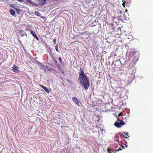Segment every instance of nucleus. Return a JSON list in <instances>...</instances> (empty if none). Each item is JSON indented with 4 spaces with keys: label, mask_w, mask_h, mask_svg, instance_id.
Here are the masks:
<instances>
[{
    "label": "nucleus",
    "mask_w": 153,
    "mask_h": 153,
    "mask_svg": "<svg viewBox=\"0 0 153 153\" xmlns=\"http://www.w3.org/2000/svg\"><path fill=\"white\" fill-rule=\"evenodd\" d=\"M72 100L77 105H79V102L78 99L76 97H73L72 98Z\"/></svg>",
    "instance_id": "6"
},
{
    "label": "nucleus",
    "mask_w": 153,
    "mask_h": 153,
    "mask_svg": "<svg viewBox=\"0 0 153 153\" xmlns=\"http://www.w3.org/2000/svg\"><path fill=\"white\" fill-rule=\"evenodd\" d=\"M19 33L22 37H23L24 36L25 34V31L23 30H20Z\"/></svg>",
    "instance_id": "10"
},
{
    "label": "nucleus",
    "mask_w": 153,
    "mask_h": 153,
    "mask_svg": "<svg viewBox=\"0 0 153 153\" xmlns=\"http://www.w3.org/2000/svg\"><path fill=\"white\" fill-rule=\"evenodd\" d=\"M119 11H119V13H120V14H121V13H122V11H120V10Z\"/></svg>",
    "instance_id": "32"
},
{
    "label": "nucleus",
    "mask_w": 153,
    "mask_h": 153,
    "mask_svg": "<svg viewBox=\"0 0 153 153\" xmlns=\"http://www.w3.org/2000/svg\"><path fill=\"white\" fill-rule=\"evenodd\" d=\"M114 149H110V152L111 151H113Z\"/></svg>",
    "instance_id": "31"
},
{
    "label": "nucleus",
    "mask_w": 153,
    "mask_h": 153,
    "mask_svg": "<svg viewBox=\"0 0 153 153\" xmlns=\"http://www.w3.org/2000/svg\"><path fill=\"white\" fill-rule=\"evenodd\" d=\"M121 148L122 149H124V146H123V145H121Z\"/></svg>",
    "instance_id": "28"
},
{
    "label": "nucleus",
    "mask_w": 153,
    "mask_h": 153,
    "mask_svg": "<svg viewBox=\"0 0 153 153\" xmlns=\"http://www.w3.org/2000/svg\"><path fill=\"white\" fill-rule=\"evenodd\" d=\"M10 14L13 16L15 15L16 12L13 9H11L10 10Z\"/></svg>",
    "instance_id": "11"
},
{
    "label": "nucleus",
    "mask_w": 153,
    "mask_h": 153,
    "mask_svg": "<svg viewBox=\"0 0 153 153\" xmlns=\"http://www.w3.org/2000/svg\"><path fill=\"white\" fill-rule=\"evenodd\" d=\"M62 153H70V151L68 150V149L65 148H64Z\"/></svg>",
    "instance_id": "8"
},
{
    "label": "nucleus",
    "mask_w": 153,
    "mask_h": 153,
    "mask_svg": "<svg viewBox=\"0 0 153 153\" xmlns=\"http://www.w3.org/2000/svg\"><path fill=\"white\" fill-rule=\"evenodd\" d=\"M79 83L82 85L85 90H87L89 87L90 83L88 77L85 74L83 70L80 69V72L79 73Z\"/></svg>",
    "instance_id": "1"
},
{
    "label": "nucleus",
    "mask_w": 153,
    "mask_h": 153,
    "mask_svg": "<svg viewBox=\"0 0 153 153\" xmlns=\"http://www.w3.org/2000/svg\"><path fill=\"white\" fill-rule=\"evenodd\" d=\"M53 61H54V62L55 63V64H57V62L56 60H54Z\"/></svg>",
    "instance_id": "29"
},
{
    "label": "nucleus",
    "mask_w": 153,
    "mask_h": 153,
    "mask_svg": "<svg viewBox=\"0 0 153 153\" xmlns=\"http://www.w3.org/2000/svg\"><path fill=\"white\" fill-rule=\"evenodd\" d=\"M46 0H40V1L42 5L44 4L46 2Z\"/></svg>",
    "instance_id": "15"
},
{
    "label": "nucleus",
    "mask_w": 153,
    "mask_h": 153,
    "mask_svg": "<svg viewBox=\"0 0 153 153\" xmlns=\"http://www.w3.org/2000/svg\"><path fill=\"white\" fill-rule=\"evenodd\" d=\"M34 13L35 15L37 16H39L40 15V13L37 11H35Z\"/></svg>",
    "instance_id": "16"
},
{
    "label": "nucleus",
    "mask_w": 153,
    "mask_h": 153,
    "mask_svg": "<svg viewBox=\"0 0 153 153\" xmlns=\"http://www.w3.org/2000/svg\"><path fill=\"white\" fill-rule=\"evenodd\" d=\"M25 0L27 3L32 4V5H34V2L32 1L31 0Z\"/></svg>",
    "instance_id": "13"
},
{
    "label": "nucleus",
    "mask_w": 153,
    "mask_h": 153,
    "mask_svg": "<svg viewBox=\"0 0 153 153\" xmlns=\"http://www.w3.org/2000/svg\"><path fill=\"white\" fill-rule=\"evenodd\" d=\"M85 32H82L80 33V35H83L84 34H85Z\"/></svg>",
    "instance_id": "25"
},
{
    "label": "nucleus",
    "mask_w": 153,
    "mask_h": 153,
    "mask_svg": "<svg viewBox=\"0 0 153 153\" xmlns=\"http://www.w3.org/2000/svg\"><path fill=\"white\" fill-rule=\"evenodd\" d=\"M122 150V149L120 147L118 149L116 150L115 152H118L120 151H121Z\"/></svg>",
    "instance_id": "21"
},
{
    "label": "nucleus",
    "mask_w": 153,
    "mask_h": 153,
    "mask_svg": "<svg viewBox=\"0 0 153 153\" xmlns=\"http://www.w3.org/2000/svg\"><path fill=\"white\" fill-rule=\"evenodd\" d=\"M116 63H117V64H122L121 63V62H120V59H118V60H117L116 61Z\"/></svg>",
    "instance_id": "19"
},
{
    "label": "nucleus",
    "mask_w": 153,
    "mask_h": 153,
    "mask_svg": "<svg viewBox=\"0 0 153 153\" xmlns=\"http://www.w3.org/2000/svg\"><path fill=\"white\" fill-rule=\"evenodd\" d=\"M14 68H12V71L15 72H18L19 71L17 70L18 68V67L16 66H15V65H14Z\"/></svg>",
    "instance_id": "9"
},
{
    "label": "nucleus",
    "mask_w": 153,
    "mask_h": 153,
    "mask_svg": "<svg viewBox=\"0 0 153 153\" xmlns=\"http://www.w3.org/2000/svg\"><path fill=\"white\" fill-rule=\"evenodd\" d=\"M39 85L42 88L44 89L47 93H50L49 91L46 87L40 84H39Z\"/></svg>",
    "instance_id": "7"
},
{
    "label": "nucleus",
    "mask_w": 153,
    "mask_h": 153,
    "mask_svg": "<svg viewBox=\"0 0 153 153\" xmlns=\"http://www.w3.org/2000/svg\"><path fill=\"white\" fill-rule=\"evenodd\" d=\"M107 24L111 26H113L114 25V24L113 23L107 22Z\"/></svg>",
    "instance_id": "20"
},
{
    "label": "nucleus",
    "mask_w": 153,
    "mask_h": 153,
    "mask_svg": "<svg viewBox=\"0 0 153 153\" xmlns=\"http://www.w3.org/2000/svg\"><path fill=\"white\" fill-rule=\"evenodd\" d=\"M59 61L60 62V63L62 64H63L64 62H63L62 61V59L61 57H59Z\"/></svg>",
    "instance_id": "17"
},
{
    "label": "nucleus",
    "mask_w": 153,
    "mask_h": 153,
    "mask_svg": "<svg viewBox=\"0 0 153 153\" xmlns=\"http://www.w3.org/2000/svg\"><path fill=\"white\" fill-rule=\"evenodd\" d=\"M107 151L108 153H111L110 152V149L108 148L107 149Z\"/></svg>",
    "instance_id": "24"
},
{
    "label": "nucleus",
    "mask_w": 153,
    "mask_h": 153,
    "mask_svg": "<svg viewBox=\"0 0 153 153\" xmlns=\"http://www.w3.org/2000/svg\"><path fill=\"white\" fill-rule=\"evenodd\" d=\"M127 10L126 9V12H127Z\"/></svg>",
    "instance_id": "35"
},
{
    "label": "nucleus",
    "mask_w": 153,
    "mask_h": 153,
    "mask_svg": "<svg viewBox=\"0 0 153 153\" xmlns=\"http://www.w3.org/2000/svg\"><path fill=\"white\" fill-rule=\"evenodd\" d=\"M119 134L121 137L123 136V137L126 138H127L130 137L128 133L127 132H124L122 133V134H121L120 133Z\"/></svg>",
    "instance_id": "4"
},
{
    "label": "nucleus",
    "mask_w": 153,
    "mask_h": 153,
    "mask_svg": "<svg viewBox=\"0 0 153 153\" xmlns=\"http://www.w3.org/2000/svg\"><path fill=\"white\" fill-rule=\"evenodd\" d=\"M13 4H11V5H10V6L11 7H13V8H14H14H15V7H13Z\"/></svg>",
    "instance_id": "30"
},
{
    "label": "nucleus",
    "mask_w": 153,
    "mask_h": 153,
    "mask_svg": "<svg viewBox=\"0 0 153 153\" xmlns=\"http://www.w3.org/2000/svg\"><path fill=\"white\" fill-rule=\"evenodd\" d=\"M69 83L71 84H72V82L71 81V82H69Z\"/></svg>",
    "instance_id": "33"
},
{
    "label": "nucleus",
    "mask_w": 153,
    "mask_h": 153,
    "mask_svg": "<svg viewBox=\"0 0 153 153\" xmlns=\"http://www.w3.org/2000/svg\"><path fill=\"white\" fill-rule=\"evenodd\" d=\"M62 113L59 112H56L54 113L53 115H54L53 119H60L62 114Z\"/></svg>",
    "instance_id": "3"
},
{
    "label": "nucleus",
    "mask_w": 153,
    "mask_h": 153,
    "mask_svg": "<svg viewBox=\"0 0 153 153\" xmlns=\"http://www.w3.org/2000/svg\"><path fill=\"white\" fill-rule=\"evenodd\" d=\"M122 114H123L121 112L118 115L119 116H121V115H122Z\"/></svg>",
    "instance_id": "26"
},
{
    "label": "nucleus",
    "mask_w": 153,
    "mask_h": 153,
    "mask_svg": "<svg viewBox=\"0 0 153 153\" xmlns=\"http://www.w3.org/2000/svg\"><path fill=\"white\" fill-rule=\"evenodd\" d=\"M53 43L54 44H55L56 43V41L55 39H54L53 40Z\"/></svg>",
    "instance_id": "23"
},
{
    "label": "nucleus",
    "mask_w": 153,
    "mask_h": 153,
    "mask_svg": "<svg viewBox=\"0 0 153 153\" xmlns=\"http://www.w3.org/2000/svg\"><path fill=\"white\" fill-rule=\"evenodd\" d=\"M115 137H117V138H118V136H117V135H116V136H115Z\"/></svg>",
    "instance_id": "34"
},
{
    "label": "nucleus",
    "mask_w": 153,
    "mask_h": 153,
    "mask_svg": "<svg viewBox=\"0 0 153 153\" xmlns=\"http://www.w3.org/2000/svg\"><path fill=\"white\" fill-rule=\"evenodd\" d=\"M30 33L35 38L38 40H39V39L36 35L34 31L33 30H31L30 31Z\"/></svg>",
    "instance_id": "5"
},
{
    "label": "nucleus",
    "mask_w": 153,
    "mask_h": 153,
    "mask_svg": "<svg viewBox=\"0 0 153 153\" xmlns=\"http://www.w3.org/2000/svg\"><path fill=\"white\" fill-rule=\"evenodd\" d=\"M55 48L56 51L57 52H59L57 43L56 44V45L55 46Z\"/></svg>",
    "instance_id": "18"
},
{
    "label": "nucleus",
    "mask_w": 153,
    "mask_h": 153,
    "mask_svg": "<svg viewBox=\"0 0 153 153\" xmlns=\"http://www.w3.org/2000/svg\"><path fill=\"white\" fill-rule=\"evenodd\" d=\"M123 2L122 3V6H123L124 7H125V1H122Z\"/></svg>",
    "instance_id": "22"
},
{
    "label": "nucleus",
    "mask_w": 153,
    "mask_h": 153,
    "mask_svg": "<svg viewBox=\"0 0 153 153\" xmlns=\"http://www.w3.org/2000/svg\"><path fill=\"white\" fill-rule=\"evenodd\" d=\"M117 121H116L114 123V125L117 128H120L121 126L124 125L125 123L123 120H120L118 118L117 116Z\"/></svg>",
    "instance_id": "2"
},
{
    "label": "nucleus",
    "mask_w": 153,
    "mask_h": 153,
    "mask_svg": "<svg viewBox=\"0 0 153 153\" xmlns=\"http://www.w3.org/2000/svg\"><path fill=\"white\" fill-rule=\"evenodd\" d=\"M46 68L49 71H53V69L52 68H50L47 65L46 66Z\"/></svg>",
    "instance_id": "12"
},
{
    "label": "nucleus",
    "mask_w": 153,
    "mask_h": 153,
    "mask_svg": "<svg viewBox=\"0 0 153 153\" xmlns=\"http://www.w3.org/2000/svg\"><path fill=\"white\" fill-rule=\"evenodd\" d=\"M14 9L16 10L17 13L18 14L20 13L22 11V10H21L18 9L16 8H14Z\"/></svg>",
    "instance_id": "14"
},
{
    "label": "nucleus",
    "mask_w": 153,
    "mask_h": 153,
    "mask_svg": "<svg viewBox=\"0 0 153 153\" xmlns=\"http://www.w3.org/2000/svg\"><path fill=\"white\" fill-rule=\"evenodd\" d=\"M18 1L21 2H23L24 1L23 0H17Z\"/></svg>",
    "instance_id": "27"
}]
</instances>
